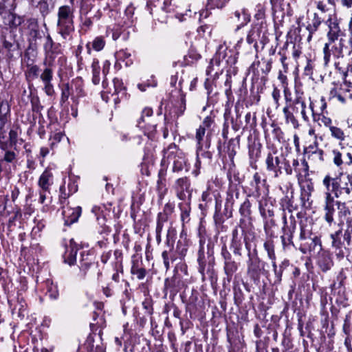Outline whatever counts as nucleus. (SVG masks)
Returning a JSON list of instances; mask_svg holds the SVG:
<instances>
[{"label":"nucleus","mask_w":352,"mask_h":352,"mask_svg":"<svg viewBox=\"0 0 352 352\" xmlns=\"http://www.w3.org/2000/svg\"><path fill=\"white\" fill-rule=\"evenodd\" d=\"M179 208L181 211L180 218L184 227L186 223H189L190 221V212L191 208L189 204L182 203L179 204Z\"/></svg>","instance_id":"nucleus-46"},{"label":"nucleus","mask_w":352,"mask_h":352,"mask_svg":"<svg viewBox=\"0 0 352 352\" xmlns=\"http://www.w3.org/2000/svg\"><path fill=\"white\" fill-rule=\"evenodd\" d=\"M186 109V100L184 97L181 98L180 102L174 105L170 113H174V118L177 119L179 116H182Z\"/></svg>","instance_id":"nucleus-57"},{"label":"nucleus","mask_w":352,"mask_h":352,"mask_svg":"<svg viewBox=\"0 0 352 352\" xmlns=\"http://www.w3.org/2000/svg\"><path fill=\"white\" fill-rule=\"evenodd\" d=\"M283 226L282 230H285L294 234L296 229V221L294 216L291 215L289 217V222L287 221L285 214L283 217Z\"/></svg>","instance_id":"nucleus-55"},{"label":"nucleus","mask_w":352,"mask_h":352,"mask_svg":"<svg viewBox=\"0 0 352 352\" xmlns=\"http://www.w3.org/2000/svg\"><path fill=\"white\" fill-rule=\"evenodd\" d=\"M245 125L243 126V129H252L256 125V113H254L252 114L250 112H248L245 114Z\"/></svg>","instance_id":"nucleus-61"},{"label":"nucleus","mask_w":352,"mask_h":352,"mask_svg":"<svg viewBox=\"0 0 352 352\" xmlns=\"http://www.w3.org/2000/svg\"><path fill=\"white\" fill-rule=\"evenodd\" d=\"M262 145L260 142H253L248 146V155L251 167L256 168V162L261 155Z\"/></svg>","instance_id":"nucleus-28"},{"label":"nucleus","mask_w":352,"mask_h":352,"mask_svg":"<svg viewBox=\"0 0 352 352\" xmlns=\"http://www.w3.org/2000/svg\"><path fill=\"white\" fill-rule=\"evenodd\" d=\"M258 210L263 220L271 219L274 217L273 206L267 204L266 201L265 204H263L262 201H259Z\"/></svg>","instance_id":"nucleus-43"},{"label":"nucleus","mask_w":352,"mask_h":352,"mask_svg":"<svg viewBox=\"0 0 352 352\" xmlns=\"http://www.w3.org/2000/svg\"><path fill=\"white\" fill-rule=\"evenodd\" d=\"M240 136L238 135L235 138H231L227 143L222 145L221 142L219 140L217 144V151L219 157L222 160L226 158L228 155L229 159L233 162L234 157L236 154V150L239 148Z\"/></svg>","instance_id":"nucleus-12"},{"label":"nucleus","mask_w":352,"mask_h":352,"mask_svg":"<svg viewBox=\"0 0 352 352\" xmlns=\"http://www.w3.org/2000/svg\"><path fill=\"white\" fill-rule=\"evenodd\" d=\"M344 74V82L350 89H352V65H349Z\"/></svg>","instance_id":"nucleus-64"},{"label":"nucleus","mask_w":352,"mask_h":352,"mask_svg":"<svg viewBox=\"0 0 352 352\" xmlns=\"http://www.w3.org/2000/svg\"><path fill=\"white\" fill-rule=\"evenodd\" d=\"M5 24L8 25L11 30H16L23 23L24 24L25 19L23 16H19L13 12H9L7 14L5 18Z\"/></svg>","instance_id":"nucleus-36"},{"label":"nucleus","mask_w":352,"mask_h":352,"mask_svg":"<svg viewBox=\"0 0 352 352\" xmlns=\"http://www.w3.org/2000/svg\"><path fill=\"white\" fill-rule=\"evenodd\" d=\"M200 58V54L194 48H190L188 50V54L185 56V59L188 64H192Z\"/></svg>","instance_id":"nucleus-63"},{"label":"nucleus","mask_w":352,"mask_h":352,"mask_svg":"<svg viewBox=\"0 0 352 352\" xmlns=\"http://www.w3.org/2000/svg\"><path fill=\"white\" fill-rule=\"evenodd\" d=\"M261 33H262L261 26L260 25H255L249 31L246 38L247 43L250 45H253L256 56L258 52H260L258 39L259 38V34H261Z\"/></svg>","instance_id":"nucleus-27"},{"label":"nucleus","mask_w":352,"mask_h":352,"mask_svg":"<svg viewBox=\"0 0 352 352\" xmlns=\"http://www.w3.org/2000/svg\"><path fill=\"white\" fill-rule=\"evenodd\" d=\"M11 110L8 100L0 98V140L6 138V125L10 122Z\"/></svg>","instance_id":"nucleus-17"},{"label":"nucleus","mask_w":352,"mask_h":352,"mask_svg":"<svg viewBox=\"0 0 352 352\" xmlns=\"http://www.w3.org/2000/svg\"><path fill=\"white\" fill-rule=\"evenodd\" d=\"M240 214L244 218L251 219L252 216V204L248 199H245L241 204L239 208Z\"/></svg>","instance_id":"nucleus-52"},{"label":"nucleus","mask_w":352,"mask_h":352,"mask_svg":"<svg viewBox=\"0 0 352 352\" xmlns=\"http://www.w3.org/2000/svg\"><path fill=\"white\" fill-rule=\"evenodd\" d=\"M16 34L10 30L8 34L2 36V45L3 49L6 51V58L11 60L14 56V52L19 49V43L16 40Z\"/></svg>","instance_id":"nucleus-14"},{"label":"nucleus","mask_w":352,"mask_h":352,"mask_svg":"<svg viewBox=\"0 0 352 352\" xmlns=\"http://www.w3.org/2000/svg\"><path fill=\"white\" fill-rule=\"evenodd\" d=\"M157 180V190L160 199L164 198L168 188L166 184V168H161L158 171Z\"/></svg>","instance_id":"nucleus-25"},{"label":"nucleus","mask_w":352,"mask_h":352,"mask_svg":"<svg viewBox=\"0 0 352 352\" xmlns=\"http://www.w3.org/2000/svg\"><path fill=\"white\" fill-rule=\"evenodd\" d=\"M221 200L219 198H215V211L213 215V219L215 225H220L223 223L225 221L224 217V211L223 212H221Z\"/></svg>","instance_id":"nucleus-45"},{"label":"nucleus","mask_w":352,"mask_h":352,"mask_svg":"<svg viewBox=\"0 0 352 352\" xmlns=\"http://www.w3.org/2000/svg\"><path fill=\"white\" fill-rule=\"evenodd\" d=\"M336 0H314V3L320 12V14L327 17V25L330 29L333 25L340 27L338 20L335 14Z\"/></svg>","instance_id":"nucleus-8"},{"label":"nucleus","mask_w":352,"mask_h":352,"mask_svg":"<svg viewBox=\"0 0 352 352\" xmlns=\"http://www.w3.org/2000/svg\"><path fill=\"white\" fill-rule=\"evenodd\" d=\"M53 174L50 168H46L39 177L38 185L41 189L50 191L53 184Z\"/></svg>","instance_id":"nucleus-33"},{"label":"nucleus","mask_w":352,"mask_h":352,"mask_svg":"<svg viewBox=\"0 0 352 352\" xmlns=\"http://www.w3.org/2000/svg\"><path fill=\"white\" fill-rule=\"evenodd\" d=\"M327 17L326 16L320 14L318 12L314 13L311 23L307 26V30L309 31L308 40L311 38L312 34L318 30L322 23H324L327 25Z\"/></svg>","instance_id":"nucleus-34"},{"label":"nucleus","mask_w":352,"mask_h":352,"mask_svg":"<svg viewBox=\"0 0 352 352\" xmlns=\"http://www.w3.org/2000/svg\"><path fill=\"white\" fill-rule=\"evenodd\" d=\"M239 266V263H236L234 259L223 263V271L228 283L231 281L234 274L238 270Z\"/></svg>","instance_id":"nucleus-39"},{"label":"nucleus","mask_w":352,"mask_h":352,"mask_svg":"<svg viewBox=\"0 0 352 352\" xmlns=\"http://www.w3.org/2000/svg\"><path fill=\"white\" fill-rule=\"evenodd\" d=\"M23 28L28 30V33L32 32L39 29L38 20L35 18L27 19L23 24Z\"/></svg>","instance_id":"nucleus-58"},{"label":"nucleus","mask_w":352,"mask_h":352,"mask_svg":"<svg viewBox=\"0 0 352 352\" xmlns=\"http://www.w3.org/2000/svg\"><path fill=\"white\" fill-rule=\"evenodd\" d=\"M206 130L204 128L199 127L196 131L195 140L197 141V151H196V162L195 168L199 169L201 165V161L199 160V151H202L204 147V138L206 135Z\"/></svg>","instance_id":"nucleus-31"},{"label":"nucleus","mask_w":352,"mask_h":352,"mask_svg":"<svg viewBox=\"0 0 352 352\" xmlns=\"http://www.w3.org/2000/svg\"><path fill=\"white\" fill-rule=\"evenodd\" d=\"M317 265L323 272L329 271L333 265L331 254L322 250L318 252Z\"/></svg>","instance_id":"nucleus-26"},{"label":"nucleus","mask_w":352,"mask_h":352,"mask_svg":"<svg viewBox=\"0 0 352 352\" xmlns=\"http://www.w3.org/2000/svg\"><path fill=\"white\" fill-rule=\"evenodd\" d=\"M25 286L23 285L22 289L18 291L16 300H9V303L12 307V315L16 316L20 319L24 318V317L28 314V305L22 292H25Z\"/></svg>","instance_id":"nucleus-13"},{"label":"nucleus","mask_w":352,"mask_h":352,"mask_svg":"<svg viewBox=\"0 0 352 352\" xmlns=\"http://www.w3.org/2000/svg\"><path fill=\"white\" fill-rule=\"evenodd\" d=\"M81 207L77 206L76 208H67L63 210V215L65 220V224L70 226L76 223L81 214Z\"/></svg>","instance_id":"nucleus-29"},{"label":"nucleus","mask_w":352,"mask_h":352,"mask_svg":"<svg viewBox=\"0 0 352 352\" xmlns=\"http://www.w3.org/2000/svg\"><path fill=\"white\" fill-rule=\"evenodd\" d=\"M234 21L239 23L237 25V29H239L250 21V16L244 10H242L241 11L236 10L234 12Z\"/></svg>","instance_id":"nucleus-49"},{"label":"nucleus","mask_w":352,"mask_h":352,"mask_svg":"<svg viewBox=\"0 0 352 352\" xmlns=\"http://www.w3.org/2000/svg\"><path fill=\"white\" fill-rule=\"evenodd\" d=\"M43 65L45 68L39 76L40 79L43 83L52 82L54 76L53 67L54 65H49L47 64H43Z\"/></svg>","instance_id":"nucleus-51"},{"label":"nucleus","mask_w":352,"mask_h":352,"mask_svg":"<svg viewBox=\"0 0 352 352\" xmlns=\"http://www.w3.org/2000/svg\"><path fill=\"white\" fill-rule=\"evenodd\" d=\"M302 165L304 175L298 178L300 188V199L302 208L310 209L312 205L311 197L314 191V184L313 179L309 177V166L305 160L302 161Z\"/></svg>","instance_id":"nucleus-3"},{"label":"nucleus","mask_w":352,"mask_h":352,"mask_svg":"<svg viewBox=\"0 0 352 352\" xmlns=\"http://www.w3.org/2000/svg\"><path fill=\"white\" fill-rule=\"evenodd\" d=\"M131 273V274L136 276L138 280L144 279L147 274L146 269L141 267L138 261H132Z\"/></svg>","instance_id":"nucleus-47"},{"label":"nucleus","mask_w":352,"mask_h":352,"mask_svg":"<svg viewBox=\"0 0 352 352\" xmlns=\"http://www.w3.org/2000/svg\"><path fill=\"white\" fill-rule=\"evenodd\" d=\"M330 239H331V247L338 258H343L346 254L349 253V247L351 245L347 244V240L342 228L332 232L330 234Z\"/></svg>","instance_id":"nucleus-9"},{"label":"nucleus","mask_w":352,"mask_h":352,"mask_svg":"<svg viewBox=\"0 0 352 352\" xmlns=\"http://www.w3.org/2000/svg\"><path fill=\"white\" fill-rule=\"evenodd\" d=\"M271 262L273 268V272L274 274V284H279L282 280V276L284 270L287 266H289V261L284 260L279 265H277L276 260L272 261Z\"/></svg>","instance_id":"nucleus-35"},{"label":"nucleus","mask_w":352,"mask_h":352,"mask_svg":"<svg viewBox=\"0 0 352 352\" xmlns=\"http://www.w3.org/2000/svg\"><path fill=\"white\" fill-rule=\"evenodd\" d=\"M239 190L236 186L230 185L226 192V198L224 205V214L227 219L232 217L233 206L235 200L239 199Z\"/></svg>","instance_id":"nucleus-20"},{"label":"nucleus","mask_w":352,"mask_h":352,"mask_svg":"<svg viewBox=\"0 0 352 352\" xmlns=\"http://www.w3.org/2000/svg\"><path fill=\"white\" fill-rule=\"evenodd\" d=\"M322 185L326 189L325 192L333 195L334 198L343 200L352 199V173L342 174L332 177L329 174L326 175L322 180Z\"/></svg>","instance_id":"nucleus-1"},{"label":"nucleus","mask_w":352,"mask_h":352,"mask_svg":"<svg viewBox=\"0 0 352 352\" xmlns=\"http://www.w3.org/2000/svg\"><path fill=\"white\" fill-rule=\"evenodd\" d=\"M186 163V158L183 153H179L177 157L173 160L172 171L173 173H179L182 171Z\"/></svg>","instance_id":"nucleus-50"},{"label":"nucleus","mask_w":352,"mask_h":352,"mask_svg":"<svg viewBox=\"0 0 352 352\" xmlns=\"http://www.w3.org/2000/svg\"><path fill=\"white\" fill-rule=\"evenodd\" d=\"M299 250L304 254L320 252L322 249L320 238L314 234L313 236L299 243Z\"/></svg>","instance_id":"nucleus-18"},{"label":"nucleus","mask_w":352,"mask_h":352,"mask_svg":"<svg viewBox=\"0 0 352 352\" xmlns=\"http://www.w3.org/2000/svg\"><path fill=\"white\" fill-rule=\"evenodd\" d=\"M70 4L63 5L58 8L57 12V28L58 33L66 38L74 31V10Z\"/></svg>","instance_id":"nucleus-4"},{"label":"nucleus","mask_w":352,"mask_h":352,"mask_svg":"<svg viewBox=\"0 0 352 352\" xmlns=\"http://www.w3.org/2000/svg\"><path fill=\"white\" fill-rule=\"evenodd\" d=\"M164 158L162 161V164L166 158L168 160H174L177 157L179 153H182L175 143H171L168 146L167 148H164Z\"/></svg>","instance_id":"nucleus-41"},{"label":"nucleus","mask_w":352,"mask_h":352,"mask_svg":"<svg viewBox=\"0 0 352 352\" xmlns=\"http://www.w3.org/2000/svg\"><path fill=\"white\" fill-rule=\"evenodd\" d=\"M243 241L242 239L231 241L230 249L235 256H242Z\"/></svg>","instance_id":"nucleus-62"},{"label":"nucleus","mask_w":352,"mask_h":352,"mask_svg":"<svg viewBox=\"0 0 352 352\" xmlns=\"http://www.w3.org/2000/svg\"><path fill=\"white\" fill-rule=\"evenodd\" d=\"M272 59L261 58V60L254 62L249 68V71L252 72L254 75L259 76L260 72L265 76H267L272 69Z\"/></svg>","instance_id":"nucleus-23"},{"label":"nucleus","mask_w":352,"mask_h":352,"mask_svg":"<svg viewBox=\"0 0 352 352\" xmlns=\"http://www.w3.org/2000/svg\"><path fill=\"white\" fill-rule=\"evenodd\" d=\"M114 92L113 96L117 97L114 98L115 103H119L122 100L127 98L126 89L124 86V83L121 79L116 78L113 80Z\"/></svg>","instance_id":"nucleus-32"},{"label":"nucleus","mask_w":352,"mask_h":352,"mask_svg":"<svg viewBox=\"0 0 352 352\" xmlns=\"http://www.w3.org/2000/svg\"><path fill=\"white\" fill-rule=\"evenodd\" d=\"M314 234L312 232L311 228L307 223V221H300V243L313 236Z\"/></svg>","instance_id":"nucleus-40"},{"label":"nucleus","mask_w":352,"mask_h":352,"mask_svg":"<svg viewBox=\"0 0 352 352\" xmlns=\"http://www.w3.org/2000/svg\"><path fill=\"white\" fill-rule=\"evenodd\" d=\"M184 286V283L181 277L178 275H174L171 278L165 279L164 288L168 290L170 293H177L182 289Z\"/></svg>","instance_id":"nucleus-30"},{"label":"nucleus","mask_w":352,"mask_h":352,"mask_svg":"<svg viewBox=\"0 0 352 352\" xmlns=\"http://www.w3.org/2000/svg\"><path fill=\"white\" fill-rule=\"evenodd\" d=\"M208 256L206 257L204 251H198L197 252V263L198 272L201 274V280L204 282L206 280V271L208 274H212L214 270V257L212 256L213 252L210 250L209 244L208 245Z\"/></svg>","instance_id":"nucleus-10"},{"label":"nucleus","mask_w":352,"mask_h":352,"mask_svg":"<svg viewBox=\"0 0 352 352\" xmlns=\"http://www.w3.org/2000/svg\"><path fill=\"white\" fill-rule=\"evenodd\" d=\"M265 250L267 252L268 258L272 261L276 260L275 245L272 239L265 241L263 244Z\"/></svg>","instance_id":"nucleus-53"},{"label":"nucleus","mask_w":352,"mask_h":352,"mask_svg":"<svg viewBox=\"0 0 352 352\" xmlns=\"http://www.w3.org/2000/svg\"><path fill=\"white\" fill-rule=\"evenodd\" d=\"M96 265V256L93 252L83 250L80 252L78 267L83 276H85L91 267Z\"/></svg>","instance_id":"nucleus-21"},{"label":"nucleus","mask_w":352,"mask_h":352,"mask_svg":"<svg viewBox=\"0 0 352 352\" xmlns=\"http://www.w3.org/2000/svg\"><path fill=\"white\" fill-rule=\"evenodd\" d=\"M43 50L45 53L43 64L49 65H54L55 59L59 54H62L60 44L54 42L49 34L45 37Z\"/></svg>","instance_id":"nucleus-11"},{"label":"nucleus","mask_w":352,"mask_h":352,"mask_svg":"<svg viewBox=\"0 0 352 352\" xmlns=\"http://www.w3.org/2000/svg\"><path fill=\"white\" fill-rule=\"evenodd\" d=\"M338 200H335L333 195L329 192L324 193V201L323 205L324 219L331 226L334 222L336 207L337 208Z\"/></svg>","instance_id":"nucleus-16"},{"label":"nucleus","mask_w":352,"mask_h":352,"mask_svg":"<svg viewBox=\"0 0 352 352\" xmlns=\"http://www.w3.org/2000/svg\"><path fill=\"white\" fill-rule=\"evenodd\" d=\"M338 215L341 220L351 219V211L345 201H338L337 203Z\"/></svg>","instance_id":"nucleus-44"},{"label":"nucleus","mask_w":352,"mask_h":352,"mask_svg":"<svg viewBox=\"0 0 352 352\" xmlns=\"http://www.w3.org/2000/svg\"><path fill=\"white\" fill-rule=\"evenodd\" d=\"M263 224L264 231L266 235L270 237H274V232L273 230V228L276 226L274 217L263 220Z\"/></svg>","instance_id":"nucleus-56"},{"label":"nucleus","mask_w":352,"mask_h":352,"mask_svg":"<svg viewBox=\"0 0 352 352\" xmlns=\"http://www.w3.org/2000/svg\"><path fill=\"white\" fill-rule=\"evenodd\" d=\"M61 95L60 99V106H63L71 96V88L69 83H65L61 87Z\"/></svg>","instance_id":"nucleus-60"},{"label":"nucleus","mask_w":352,"mask_h":352,"mask_svg":"<svg viewBox=\"0 0 352 352\" xmlns=\"http://www.w3.org/2000/svg\"><path fill=\"white\" fill-rule=\"evenodd\" d=\"M344 94H346V91H344L341 88L333 87L330 90L329 97L330 98H336L341 103L344 104L346 102V98Z\"/></svg>","instance_id":"nucleus-54"},{"label":"nucleus","mask_w":352,"mask_h":352,"mask_svg":"<svg viewBox=\"0 0 352 352\" xmlns=\"http://www.w3.org/2000/svg\"><path fill=\"white\" fill-rule=\"evenodd\" d=\"M92 212L95 213L96 216V219L98 225L100 226V230H98V232L101 234L108 235L111 232V228L105 224L106 219L104 217L98 216V213L100 212V208L97 206H94L92 208Z\"/></svg>","instance_id":"nucleus-42"},{"label":"nucleus","mask_w":352,"mask_h":352,"mask_svg":"<svg viewBox=\"0 0 352 352\" xmlns=\"http://www.w3.org/2000/svg\"><path fill=\"white\" fill-rule=\"evenodd\" d=\"M265 265L266 263L259 258L256 248L248 254L247 274L256 285L259 284L261 274L266 272Z\"/></svg>","instance_id":"nucleus-6"},{"label":"nucleus","mask_w":352,"mask_h":352,"mask_svg":"<svg viewBox=\"0 0 352 352\" xmlns=\"http://www.w3.org/2000/svg\"><path fill=\"white\" fill-rule=\"evenodd\" d=\"M188 244L187 241L185 240L182 241L181 240H179L177 241V246L175 250L179 256V259H183L185 257L188 251Z\"/></svg>","instance_id":"nucleus-59"},{"label":"nucleus","mask_w":352,"mask_h":352,"mask_svg":"<svg viewBox=\"0 0 352 352\" xmlns=\"http://www.w3.org/2000/svg\"><path fill=\"white\" fill-rule=\"evenodd\" d=\"M77 251L75 247L67 248L63 255L64 262L70 266L74 265L76 263Z\"/></svg>","instance_id":"nucleus-48"},{"label":"nucleus","mask_w":352,"mask_h":352,"mask_svg":"<svg viewBox=\"0 0 352 352\" xmlns=\"http://www.w3.org/2000/svg\"><path fill=\"white\" fill-rule=\"evenodd\" d=\"M191 182L189 177L185 176L177 179L172 185V189L180 200H185L191 195Z\"/></svg>","instance_id":"nucleus-15"},{"label":"nucleus","mask_w":352,"mask_h":352,"mask_svg":"<svg viewBox=\"0 0 352 352\" xmlns=\"http://www.w3.org/2000/svg\"><path fill=\"white\" fill-rule=\"evenodd\" d=\"M175 230L173 228L168 230L164 249L162 253L163 263L166 270H168L172 264L175 262L179 256L175 250Z\"/></svg>","instance_id":"nucleus-7"},{"label":"nucleus","mask_w":352,"mask_h":352,"mask_svg":"<svg viewBox=\"0 0 352 352\" xmlns=\"http://www.w3.org/2000/svg\"><path fill=\"white\" fill-rule=\"evenodd\" d=\"M266 183L265 179L261 180V177L258 173H255L253 175L252 180L250 183L248 196H252L258 198L263 192V187Z\"/></svg>","instance_id":"nucleus-24"},{"label":"nucleus","mask_w":352,"mask_h":352,"mask_svg":"<svg viewBox=\"0 0 352 352\" xmlns=\"http://www.w3.org/2000/svg\"><path fill=\"white\" fill-rule=\"evenodd\" d=\"M340 58H343L345 55H351L352 54V39L349 41L343 38H340L338 43H336Z\"/></svg>","instance_id":"nucleus-37"},{"label":"nucleus","mask_w":352,"mask_h":352,"mask_svg":"<svg viewBox=\"0 0 352 352\" xmlns=\"http://www.w3.org/2000/svg\"><path fill=\"white\" fill-rule=\"evenodd\" d=\"M283 95L285 105L283 113L285 124L292 125L294 129H298L300 127V123L294 114L298 111L300 103L293 100V96L289 88L285 87Z\"/></svg>","instance_id":"nucleus-5"},{"label":"nucleus","mask_w":352,"mask_h":352,"mask_svg":"<svg viewBox=\"0 0 352 352\" xmlns=\"http://www.w3.org/2000/svg\"><path fill=\"white\" fill-rule=\"evenodd\" d=\"M30 52H25L24 54V60L25 63L26 70L25 71V77L30 87L32 82L39 76V67L34 64V60L30 58Z\"/></svg>","instance_id":"nucleus-19"},{"label":"nucleus","mask_w":352,"mask_h":352,"mask_svg":"<svg viewBox=\"0 0 352 352\" xmlns=\"http://www.w3.org/2000/svg\"><path fill=\"white\" fill-rule=\"evenodd\" d=\"M342 35V31L340 27L333 25L331 28L329 29L327 32L328 42L326 43L323 47V60L324 65L325 67L329 66L331 61H333L334 66L338 70H341L340 67L339 59L341 58L340 54H338L337 46L336 41L338 40V38Z\"/></svg>","instance_id":"nucleus-2"},{"label":"nucleus","mask_w":352,"mask_h":352,"mask_svg":"<svg viewBox=\"0 0 352 352\" xmlns=\"http://www.w3.org/2000/svg\"><path fill=\"white\" fill-rule=\"evenodd\" d=\"M27 36L29 46L25 52H30V51H36L38 45L37 41L42 38L40 29H38L34 32L28 33Z\"/></svg>","instance_id":"nucleus-38"},{"label":"nucleus","mask_w":352,"mask_h":352,"mask_svg":"<svg viewBox=\"0 0 352 352\" xmlns=\"http://www.w3.org/2000/svg\"><path fill=\"white\" fill-rule=\"evenodd\" d=\"M277 154V151L269 153L265 159L267 170L273 173L275 177H278L282 174L280 159Z\"/></svg>","instance_id":"nucleus-22"}]
</instances>
